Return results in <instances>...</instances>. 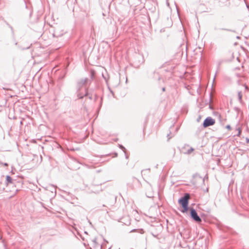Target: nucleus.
Returning a JSON list of instances; mask_svg holds the SVG:
<instances>
[{"mask_svg":"<svg viewBox=\"0 0 249 249\" xmlns=\"http://www.w3.org/2000/svg\"><path fill=\"white\" fill-rule=\"evenodd\" d=\"M190 199V195L188 194H185L183 197L181 198L178 202L182 207V212L184 213L188 210V200Z\"/></svg>","mask_w":249,"mask_h":249,"instance_id":"1","label":"nucleus"},{"mask_svg":"<svg viewBox=\"0 0 249 249\" xmlns=\"http://www.w3.org/2000/svg\"><path fill=\"white\" fill-rule=\"evenodd\" d=\"M215 123V121L214 119H212L211 117H207L204 121L203 125L204 127H207L210 125H213Z\"/></svg>","mask_w":249,"mask_h":249,"instance_id":"2","label":"nucleus"},{"mask_svg":"<svg viewBox=\"0 0 249 249\" xmlns=\"http://www.w3.org/2000/svg\"><path fill=\"white\" fill-rule=\"evenodd\" d=\"M190 213H191V215L192 217V218H199L198 216L196 211L194 209H191Z\"/></svg>","mask_w":249,"mask_h":249,"instance_id":"3","label":"nucleus"},{"mask_svg":"<svg viewBox=\"0 0 249 249\" xmlns=\"http://www.w3.org/2000/svg\"><path fill=\"white\" fill-rule=\"evenodd\" d=\"M6 184H7V185H8L10 183H12V179L9 176H6Z\"/></svg>","mask_w":249,"mask_h":249,"instance_id":"4","label":"nucleus"},{"mask_svg":"<svg viewBox=\"0 0 249 249\" xmlns=\"http://www.w3.org/2000/svg\"><path fill=\"white\" fill-rule=\"evenodd\" d=\"M237 131H238V134H237V136H240L241 133V128L240 127H239L237 129Z\"/></svg>","mask_w":249,"mask_h":249,"instance_id":"5","label":"nucleus"},{"mask_svg":"<svg viewBox=\"0 0 249 249\" xmlns=\"http://www.w3.org/2000/svg\"><path fill=\"white\" fill-rule=\"evenodd\" d=\"M242 95L241 92H239L238 93V97L239 100V101H241L242 99Z\"/></svg>","mask_w":249,"mask_h":249,"instance_id":"6","label":"nucleus"},{"mask_svg":"<svg viewBox=\"0 0 249 249\" xmlns=\"http://www.w3.org/2000/svg\"><path fill=\"white\" fill-rule=\"evenodd\" d=\"M194 220L197 223H199L201 221V219H194Z\"/></svg>","mask_w":249,"mask_h":249,"instance_id":"7","label":"nucleus"},{"mask_svg":"<svg viewBox=\"0 0 249 249\" xmlns=\"http://www.w3.org/2000/svg\"><path fill=\"white\" fill-rule=\"evenodd\" d=\"M16 193H17V191H16L14 193V194H13V196L15 195H16Z\"/></svg>","mask_w":249,"mask_h":249,"instance_id":"8","label":"nucleus"}]
</instances>
